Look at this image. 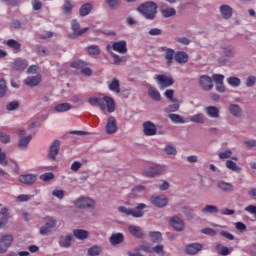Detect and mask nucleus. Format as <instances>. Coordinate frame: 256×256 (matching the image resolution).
<instances>
[{"label": "nucleus", "instance_id": "obj_18", "mask_svg": "<svg viewBox=\"0 0 256 256\" xmlns=\"http://www.w3.org/2000/svg\"><path fill=\"white\" fill-rule=\"evenodd\" d=\"M170 223L176 231H183L185 229V222L179 217H173Z\"/></svg>", "mask_w": 256, "mask_h": 256}, {"label": "nucleus", "instance_id": "obj_58", "mask_svg": "<svg viewBox=\"0 0 256 256\" xmlns=\"http://www.w3.org/2000/svg\"><path fill=\"white\" fill-rule=\"evenodd\" d=\"M54 177H55V175L53 173L49 172V173L42 174L40 176V179L42 181H51V179H53Z\"/></svg>", "mask_w": 256, "mask_h": 256}, {"label": "nucleus", "instance_id": "obj_54", "mask_svg": "<svg viewBox=\"0 0 256 256\" xmlns=\"http://www.w3.org/2000/svg\"><path fill=\"white\" fill-rule=\"evenodd\" d=\"M231 155H233V152L231 150H226L224 152L219 153V159H230Z\"/></svg>", "mask_w": 256, "mask_h": 256}, {"label": "nucleus", "instance_id": "obj_8", "mask_svg": "<svg viewBox=\"0 0 256 256\" xmlns=\"http://www.w3.org/2000/svg\"><path fill=\"white\" fill-rule=\"evenodd\" d=\"M160 51H163L165 53L164 57L166 59V64L168 67H171L173 65V59H175V50L167 47H161Z\"/></svg>", "mask_w": 256, "mask_h": 256}, {"label": "nucleus", "instance_id": "obj_45", "mask_svg": "<svg viewBox=\"0 0 256 256\" xmlns=\"http://www.w3.org/2000/svg\"><path fill=\"white\" fill-rule=\"evenodd\" d=\"M87 52L89 55H99L101 53V49L97 45H91L87 48Z\"/></svg>", "mask_w": 256, "mask_h": 256}, {"label": "nucleus", "instance_id": "obj_10", "mask_svg": "<svg viewBox=\"0 0 256 256\" xmlns=\"http://www.w3.org/2000/svg\"><path fill=\"white\" fill-rule=\"evenodd\" d=\"M0 216V229H3V227L7 225L9 219L11 218V216L9 215V209H7L6 207L1 208Z\"/></svg>", "mask_w": 256, "mask_h": 256}, {"label": "nucleus", "instance_id": "obj_36", "mask_svg": "<svg viewBox=\"0 0 256 256\" xmlns=\"http://www.w3.org/2000/svg\"><path fill=\"white\" fill-rule=\"evenodd\" d=\"M202 213H204L205 215L207 214H213V213H219V208H217V206L215 205H206L202 210Z\"/></svg>", "mask_w": 256, "mask_h": 256}, {"label": "nucleus", "instance_id": "obj_32", "mask_svg": "<svg viewBox=\"0 0 256 256\" xmlns=\"http://www.w3.org/2000/svg\"><path fill=\"white\" fill-rule=\"evenodd\" d=\"M13 68L16 71H24V69H27V61L18 59L14 62Z\"/></svg>", "mask_w": 256, "mask_h": 256}, {"label": "nucleus", "instance_id": "obj_43", "mask_svg": "<svg viewBox=\"0 0 256 256\" xmlns=\"http://www.w3.org/2000/svg\"><path fill=\"white\" fill-rule=\"evenodd\" d=\"M169 119H171L172 123H185V120L179 114H169Z\"/></svg>", "mask_w": 256, "mask_h": 256}, {"label": "nucleus", "instance_id": "obj_44", "mask_svg": "<svg viewBox=\"0 0 256 256\" xmlns=\"http://www.w3.org/2000/svg\"><path fill=\"white\" fill-rule=\"evenodd\" d=\"M216 249H217V252L220 253V255H230L231 254V251L229 250V248L221 245V244H218L216 246Z\"/></svg>", "mask_w": 256, "mask_h": 256}, {"label": "nucleus", "instance_id": "obj_41", "mask_svg": "<svg viewBox=\"0 0 256 256\" xmlns=\"http://www.w3.org/2000/svg\"><path fill=\"white\" fill-rule=\"evenodd\" d=\"M229 111L234 115V117H241V107H239V105L231 104Z\"/></svg>", "mask_w": 256, "mask_h": 256}, {"label": "nucleus", "instance_id": "obj_24", "mask_svg": "<svg viewBox=\"0 0 256 256\" xmlns=\"http://www.w3.org/2000/svg\"><path fill=\"white\" fill-rule=\"evenodd\" d=\"M128 231L131 233V235H133L134 237H137L138 239L143 238V236L145 235V233H143V229L135 225H130L128 227Z\"/></svg>", "mask_w": 256, "mask_h": 256}, {"label": "nucleus", "instance_id": "obj_52", "mask_svg": "<svg viewBox=\"0 0 256 256\" xmlns=\"http://www.w3.org/2000/svg\"><path fill=\"white\" fill-rule=\"evenodd\" d=\"M57 225V220L53 217H48L46 221V226L49 227V229H53Z\"/></svg>", "mask_w": 256, "mask_h": 256}, {"label": "nucleus", "instance_id": "obj_25", "mask_svg": "<svg viewBox=\"0 0 256 256\" xmlns=\"http://www.w3.org/2000/svg\"><path fill=\"white\" fill-rule=\"evenodd\" d=\"M174 59L176 63H180V64L187 63V61H189V55L185 52L178 51L176 52Z\"/></svg>", "mask_w": 256, "mask_h": 256}, {"label": "nucleus", "instance_id": "obj_34", "mask_svg": "<svg viewBox=\"0 0 256 256\" xmlns=\"http://www.w3.org/2000/svg\"><path fill=\"white\" fill-rule=\"evenodd\" d=\"M189 121L192 123H198L200 125H203L205 123V116L203 114H196L189 117Z\"/></svg>", "mask_w": 256, "mask_h": 256}, {"label": "nucleus", "instance_id": "obj_11", "mask_svg": "<svg viewBox=\"0 0 256 256\" xmlns=\"http://www.w3.org/2000/svg\"><path fill=\"white\" fill-rule=\"evenodd\" d=\"M117 132V120L114 117H109L108 122L106 124V133L108 135H113V133Z\"/></svg>", "mask_w": 256, "mask_h": 256}, {"label": "nucleus", "instance_id": "obj_4", "mask_svg": "<svg viewBox=\"0 0 256 256\" xmlns=\"http://www.w3.org/2000/svg\"><path fill=\"white\" fill-rule=\"evenodd\" d=\"M15 238L11 234H4L0 237V254L7 253Z\"/></svg>", "mask_w": 256, "mask_h": 256}, {"label": "nucleus", "instance_id": "obj_35", "mask_svg": "<svg viewBox=\"0 0 256 256\" xmlns=\"http://www.w3.org/2000/svg\"><path fill=\"white\" fill-rule=\"evenodd\" d=\"M73 233L76 239L84 240V239H87V237H89V232L87 230L78 229V230H74Z\"/></svg>", "mask_w": 256, "mask_h": 256}, {"label": "nucleus", "instance_id": "obj_22", "mask_svg": "<svg viewBox=\"0 0 256 256\" xmlns=\"http://www.w3.org/2000/svg\"><path fill=\"white\" fill-rule=\"evenodd\" d=\"M72 31H73L74 35L79 37L81 35H84V33H87V31H89V28L81 29V25H79L77 23V20H73L72 21Z\"/></svg>", "mask_w": 256, "mask_h": 256}, {"label": "nucleus", "instance_id": "obj_9", "mask_svg": "<svg viewBox=\"0 0 256 256\" xmlns=\"http://www.w3.org/2000/svg\"><path fill=\"white\" fill-rule=\"evenodd\" d=\"M199 83L202 89H204L205 91H211V89H213V80H211L209 76H201Z\"/></svg>", "mask_w": 256, "mask_h": 256}, {"label": "nucleus", "instance_id": "obj_12", "mask_svg": "<svg viewBox=\"0 0 256 256\" xmlns=\"http://www.w3.org/2000/svg\"><path fill=\"white\" fill-rule=\"evenodd\" d=\"M217 187L224 193H233V191H235V186H233V184H231L229 182H225V181H218Z\"/></svg>", "mask_w": 256, "mask_h": 256}, {"label": "nucleus", "instance_id": "obj_29", "mask_svg": "<svg viewBox=\"0 0 256 256\" xmlns=\"http://www.w3.org/2000/svg\"><path fill=\"white\" fill-rule=\"evenodd\" d=\"M206 114L208 117H212L213 119H219V108L215 106L206 107Z\"/></svg>", "mask_w": 256, "mask_h": 256}, {"label": "nucleus", "instance_id": "obj_27", "mask_svg": "<svg viewBox=\"0 0 256 256\" xmlns=\"http://www.w3.org/2000/svg\"><path fill=\"white\" fill-rule=\"evenodd\" d=\"M71 241H73V236L72 235H66V236H61L59 239V245L60 247H71Z\"/></svg>", "mask_w": 256, "mask_h": 256}, {"label": "nucleus", "instance_id": "obj_40", "mask_svg": "<svg viewBox=\"0 0 256 256\" xmlns=\"http://www.w3.org/2000/svg\"><path fill=\"white\" fill-rule=\"evenodd\" d=\"M172 103H174V104L169 105L165 109L166 113H175V111H179V107H180L179 100H174V101H172Z\"/></svg>", "mask_w": 256, "mask_h": 256}, {"label": "nucleus", "instance_id": "obj_56", "mask_svg": "<svg viewBox=\"0 0 256 256\" xmlns=\"http://www.w3.org/2000/svg\"><path fill=\"white\" fill-rule=\"evenodd\" d=\"M63 9L65 13H69L70 11L73 10V4H71V1L66 0L64 5H63Z\"/></svg>", "mask_w": 256, "mask_h": 256}, {"label": "nucleus", "instance_id": "obj_60", "mask_svg": "<svg viewBox=\"0 0 256 256\" xmlns=\"http://www.w3.org/2000/svg\"><path fill=\"white\" fill-rule=\"evenodd\" d=\"M165 151L167 155H177V149L171 145L166 146Z\"/></svg>", "mask_w": 256, "mask_h": 256}, {"label": "nucleus", "instance_id": "obj_37", "mask_svg": "<svg viewBox=\"0 0 256 256\" xmlns=\"http://www.w3.org/2000/svg\"><path fill=\"white\" fill-rule=\"evenodd\" d=\"M54 109L57 113H65V111H69V109H71V105L69 103H62L56 105Z\"/></svg>", "mask_w": 256, "mask_h": 256}, {"label": "nucleus", "instance_id": "obj_7", "mask_svg": "<svg viewBox=\"0 0 256 256\" xmlns=\"http://www.w3.org/2000/svg\"><path fill=\"white\" fill-rule=\"evenodd\" d=\"M156 81L158 85L160 86V89H165L166 87H171L175 83L173 81V78L166 76V75H158L156 77Z\"/></svg>", "mask_w": 256, "mask_h": 256}, {"label": "nucleus", "instance_id": "obj_17", "mask_svg": "<svg viewBox=\"0 0 256 256\" xmlns=\"http://www.w3.org/2000/svg\"><path fill=\"white\" fill-rule=\"evenodd\" d=\"M160 11H161L162 17H165V18L173 17L177 14V11H175V8L169 7L167 5H162L160 7Z\"/></svg>", "mask_w": 256, "mask_h": 256}, {"label": "nucleus", "instance_id": "obj_64", "mask_svg": "<svg viewBox=\"0 0 256 256\" xmlns=\"http://www.w3.org/2000/svg\"><path fill=\"white\" fill-rule=\"evenodd\" d=\"M256 83V78L255 76H249L246 80V85L247 87H253V85H255Z\"/></svg>", "mask_w": 256, "mask_h": 256}, {"label": "nucleus", "instance_id": "obj_51", "mask_svg": "<svg viewBox=\"0 0 256 256\" xmlns=\"http://www.w3.org/2000/svg\"><path fill=\"white\" fill-rule=\"evenodd\" d=\"M84 66L85 62H83L82 60H76L71 63V67H73L74 69H83Z\"/></svg>", "mask_w": 256, "mask_h": 256}, {"label": "nucleus", "instance_id": "obj_42", "mask_svg": "<svg viewBox=\"0 0 256 256\" xmlns=\"http://www.w3.org/2000/svg\"><path fill=\"white\" fill-rule=\"evenodd\" d=\"M227 83L230 84L231 87H239V85H241V79L237 77H229L227 78Z\"/></svg>", "mask_w": 256, "mask_h": 256}, {"label": "nucleus", "instance_id": "obj_55", "mask_svg": "<svg viewBox=\"0 0 256 256\" xmlns=\"http://www.w3.org/2000/svg\"><path fill=\"white\" fill-rule=\"evenodd\" d=\"M222 52L226 57H233L235 55V51L231 47L223 48Z\"/></svg>", "mask_w": 256, "mask_h": 256}, {"label": "nucleus", "instance_id": "obj_50", "mask_svg": "<svg viewBox=\"0 0 256 256\" xmlns=\"http://www.w3.org/2000/svg\"><path fill=\"white\" fill-rule=\"evenodd\" d=\"M106 3L109 5V7H111V9H117V7L121 5L120 0H106Z\"/></svg>", "mask_w": 256, "mask_h": 256}, {"label": "nucleus", "instance_id": "obj_19", "mask_svg": "<svg viewBox=\"0 0 256 256\" xmlns=\"http://www.w3.org/2000/svg\"><path fill=\"white\" fill-rule=\"evenodd\" d=\"M203 246L200 243H193L186 246L187 255H197L198 251H201Z\"/></svg>", "mask_w": 256, "mask_h": 256}, {"label": "nucleus", "instance_id": "obj_49", "mask_svg": "<svg viewBox=\"0 0 256 256\" xmlns=\"http://www.w3.org/2000/svg\"><path fill=\"white\" fill-rule=\"evenodd\" d=\"M32 7L34 11H41L43 8V2H41V0H33Z\"/></svg>", "mask_w": 256, "mask_h": 256}, {"label": "nucleus", "instance_id": "obj_20", "mask_svg": "<svg viewBox=\"0 0 256 256\" xmlns=\"http://www.w3.org/2000/svg\"><path fill=\"white\" fill-rule=\"evenodd\" d=\"M20 183H24V185H33L35 181H37V176L33 174H26L19 176Z\"/></svg>", "mask_w": 256, "mask_h": 256}, {"label": "nucleus", "instance_id": "obj_57", "mask_svg": "<svg viewBox=\"0 0 256 256\" xmlns=\"http://www.w3.org/2000/svg\"><path fill=\"white\" fill-rule=\"evenodd\" d=\"M7 91L5 80H0V97H3Z\"/></svg>", "mask_w": 256, "mask_h": 256}, {"label": "nucleus", "instance_id": "obj_33", "mask_svg": "<svg viewBox=\"0 0 256 256\" xmlns=\"http://www.w3.org/2000/svg\"><path fill=\"white\" fill-rule=\"evenodd\" d=\"M6 45L8 47H10L11 49H14V51H16L17 53H19V51H21V43H19L18 41L14 40V39H10L6 42Z\"/></svg>", "mask_w": 256, "mask_h": 256}, {"label": "nucleus", "instance_id": "obj_13", "mask_svg": "<svg viewBox=\"0 0 256 256\" xmlns=\"http://www.w3.org/2000/svg\"><path fill=\"white\" fill-rule=\"evenodd\" d=\"M151 202L156 207H165V206H167V203L169 201L167 200V196L161 195V196H154V197H152L151 198Z\"/></svg>", "mask_w": 256, "mask_h": 256}, {"label": "nucleus", "instance_id": "obj_5", "mask_svg": "<svg viewBox=\"0 0 256 256\" xmlns=\"http://www.w3.org/2000/svg\"><path fill=\"white\" fill-rule=\"evenodd\" d=\"M74 205L78 209H93L95 207V200L90 197H80L74 201Z\"/></svg>", "mask_w": 256, "mask_h": 256}, {"label": "nucleus", "instance_id": "obj_59", "mask_svg": "<svg viewBox=\"0 0 256 256\" xmlns=\"http://www.w3.org/2000/svg\"><path fill=\"white\" fill-rule=\"evenodd\" d=\"M202 233H204V235H209L210 237H215V235H217V232L212 228H204L202 229Z\"/></svg>", "mask_w": 256, "mask_h": 256}, {"label": "nucleus", "instance_id": "obj_16", "mask_svg": "<svg viewBox=\"0 0 256 256\" xmlns=\"http://www.w3.org/2000/svg\"><path fill=\"white\" fill-rule=\"evenodd\" d=\"M59 147H61V142H59V140H55L50 146L49 157L52 161H55V157L59 154Z\"/></svg>", "mask_w": 256, "mask_h": 256}, {"label": "nucleus", "instance_id": "obj_23", "mask_svg": "<svg viewBox=\"0 0 256 256\" xmlns=\"http://www.w3.org/2000/svg\"><path fill=\"white\" fill-rule=\"evenodd\" d=\"M220 13L224 19H231L233 17V8L229 5L220 6Z\"/></svg>", "mask_w": 256, "mask_h": 256}, {"label": "nucleus", "instance_id": "obj_61", "mask_svg": "<svg viewBox=\"0 0 256 256\" xmlns=\"http://www.w3.org/2000/svg\"><path fill=\"white\" fill-rule=\"evenodd\" d=\"M10 140H11V137H9L8 134L0 132V141H1V143H9Z\"/></svg>", "mask_w": 256, "mask_h": 256}, {"label": "nucleus", "instance_id": "obj_46", "mask_svg": "<svg viewBox=\"0 0 256 256\" xmlns=\"http://www.w3.org/2000/svg\"><path fill=\"white\" fill-rule=\"evenodd\" d=\"M102 249L99 246H92L91 248L88 249V255L90 256H97L100 255Z\"/></svg>", "mask_w": 256, "mask_h": 256}, {"label": "nucleus", "instance_id": "obj_62", "mask_svg": "<svg viewBox=\"0 0 256 256\" xmlns=\"http://www.w3.org/2000/svg\"><path fill=\"white\" fill-rule=\"evenodd\" d=\"M164 95L167 99H169V101H176L175 99H173V95H175V92L173 90H166Z\"/></svg>", "mask_w": 256, "mask_h": 256}, {"label": "nucleus", "instance_id": "obj_14", "mask_svg": "<svg viewBox=\"0 0 256 256\" xmlns=\"http://www.w3.org/2000/svg\"><path fill=\"white\" fill-rule=\"evenodd\" d=\"M144 134L148 136L157 135V126L152 122H145L143 124Z\"/></svg>", "mask_w": 256, "mask_h": 256}, {"label": "nucleus", "instance_id": "obj_47", "mask_svg": "<svg viewBox=\"0 0 256 256\" xmlns=\"http://www.w3.org/2000/svg\"><path fill=\"white\" fill-rule=\"evenodd\" d=\"M150 239L154 243H159L162 239L160 232H150Z\"/></svg>", "mask_w": 256, "mask_h": 256}, {"label": "nucleus", "instance_id": "obj_48", "mask_svg": "<svg viewBox=\"0 0 256 256\" xmlns=\"http://www.w3.org/2000/svg\"><path fill=\"white\" fill-rule=\"evenodd\" d=\"M152 251H154V253H157V255H159V256H165V249H164L163 245H157V246L153 247Z\"/></svg>", "mask_w": 256, "mask_h": 256}, {"label": "nucleus", "instance_id": "obj_21", "mask_svg": "<svg viewBox=\"0 0 256 256\" xmlns=\"http://www.w3.org/2000/svg\"><path fill=\"white\" fill-rule=\"evenodd\" d=\"M18 135H19V137H21L19 140V144H18L19 147L21 149L27 147V145H29V141H31V139H32L31 135H28L23 138V135H25V130H19Z\"/></svg>", "mask_w": 256, "mask_h": 256}, {"label": "nucleus", "instance_id": "obj_26", "mask_svg": "<svg viewBox=\"0 0 256 256\" xmlns=\"http://www.w3.org/2000/svg\"><path fill=\"white\" fill-rule=\"evenodd\" d=\"M148 95L154 101H161V93H159V90L153 86H149Z\"/></svg>", "mask_w": 256, "mask_h": 256}, {"label": "nucleus", "instance_id": "obj_63", "mask_svg": "<svg viewBox=\"0 0 256 256\" xmlns=\"http://www.w3.org/2000/svg\"><path fill=\"white\" fill-rule=\"evenodd\" d=\"M225 79V76L221 75V74H216L213 75V80L215 81L216 85L223 83V80Z\"/></svg>", "mask_w": 256, "mask_h": 256}, {"label": "nucleus", "instance_id": "obj_3", "mask_svg": "<svg viewBox=\"0 0 256 256\" xmlns=\"http://www.w3.org/2000/svg\"><path fill=\"white\" fill-rule=\"evenodd\" d=\"M146 208H147V205H145L144 203H141V204H138V206L135 207L134 209L127 208L125 206H119L118 211L119 213H123L124 215H131L132 217L139 218V217H143L144 215L143 209H146Z\"/></svg>", "mask_w": 256, "mask_h": 256}, {"label": "nucleus", "instance_id": "obj_15", "mask_svg": "<svg viewBox=\"0 0 256 256\" xmlns=\"http://www.w3.org/2000/svg\"><path fill=\"white\" fill-rule=\"evenodd\" d=\"M112 49L113 51H117V53H121L122 55H125V53H127V42L123 40L119 42H114L112 44Z\"/></svg>", "mask_w": 256, "mask_h": 256}, {"label": "nucleus", "instance_id": "obj_53", "mask_svg": "<svg viewBox=\"0 0 256 256\" xmlns=\"http://www.w3.org/2000/svg\"><path fill=\"white\" fill-rule=\"evenodd\" d=\"M31 199V195H27V194H21L16 198V201L18 203H23L25 201H30Z\"/></svg>", "mask_w": 256, "mask_h": 256}, {"label": "nucleus", "instance_id": "obj_30", "mask_svg": "<svg viewBox=\"0 0 256 256\" xmlns=\"http://www.w3.org/2000/svg\"><path fill=\"white\" fill-rule=\"evenodd\" d=\"M25 83L30 87H36V85L41 83V75L28 77L26 78Z\"/></svg>", "mask_w": 256, "mask_h": 256}, {"label": "nucleus", "instance_id": "obj_1", "mask_svg": "<svg viewBox=\"0 0 256 256\" xmlns=\"http://www.w3.org/2000/svg\"><path fill=\"white\" fill-rule=\"evenodd\" d=\"M88 103H90L92 107H99L101 111H105V109L108 110V113H113V111H115V101L113 98L103 94L90 97Z\"/></svg>", "mask_w": 256, "mask_h": 256}, {"label": "nucleus", "instance_id": "obj_39", "mask_svg": "<svg viewBox=\"0 0 256 256\" xmlns=\"http://www.w3.org/2000/svg\"><path fill=\"white\" fill-rule=\"evenodd\" d=\"M91 9H93V6H91L89 3L82 5L80 8L81 17H86V15H89V13H91Z\"/></svg>", "mask_w": 256, "mask_h": 256}, {"label": "nucleus", "instance_id": "obj_31", "mask_svg": "<svg viewBox=\"0 0 256 256\" xmlns=\"http://www.w3.org/2000/svg\"><path fill=\"white\" fill-rule=\"evenodd\" d=\"M109 89L114 93H121V85L119 84V79L114 78L109 85Z\"/></svg>", "mask_w": 256, "mask_h": 256}, {"label": "nucleus", "instance_id": "obj_2", "mask_svg": "<svg viewBox=\"0 0 256 256\" xmlns=\"http://www.w3.org/2000/svg\"><path fill=\"white\" fill-rule=\"evenodd\" d=\"M137 10L139 13H142L145 19L153 21L157 15V4H155V2H146L145 4L140 5Z\"/></svg>", "mask_w": 256, "mask_h": 256}, {"label": "nucleus", "instance_id": "obj_6", "mask_svg": "<svg viewBox=\"0 0 256 256\" xmlns=\"http://www.w3.org/2000/svg\"><path fill=\"white\" fill-rule=\"evenodd\" d=\"M163 173H167L166 166L155 165L144 170L146 177H155L156 175H163Z\"/></svg>", "mask_w": 256, "mask_h": 256}, {"label": "nucleus", "instance_id": "obj_38", "mask_svg": "<svg viewBox=\"0 0 256 256\" xmlns=\"http://www.w3.org/2000/svg\"><path fill=\"white\" fill-rule=\"evenodd\" d=\"M226 167L227 169H230V171H235L236 173H241V167L237 165V163L228 160L226 161Z\"/></svg>", "mask_w": 256, "mask_h": 256}, {"label": "nucleus", "instance_id": "obj_28", "mask_svg": "<svg viewBox=\"0 0 256 256\" xmlns=\"http://www.w3.org/2000/svg\"><path fill=\"white\" fill-rule=\"evenodd\" d=\"M123 241H125V236H123L122 233L112 234L110 237V243L112 245H119L120 243H123Z\"/></svg>", "mask_w": 256, "mask_h": 256}]
</instances>
